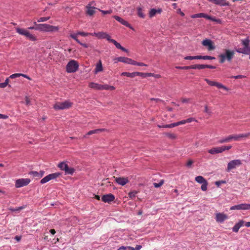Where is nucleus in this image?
I'll return each mask as SVG.
<instances>
[{"instance_id": "1", "label": "nucleus", "mask_w": 250, "mask_h": 250, "mask_svg": "<svg viewBox=\"0 0 250 250\" xmlns=\"http://www.w3.org/2000/svg\"><path fill=\"white\" fill-rule=\"evenodd\" d=\"M234 55L235 51L234 50L229 49H224L223 53L218 55L219 62L221 63L225 62L226 61L231 62Z\"/></svg>"}, {"instance_id": "2", "label": "nucleus", "mask_w": 250, "mask_h": 250, "mask_svg": "<svg viewBox=\"0 0 250 250\" xmlns=\"http://www.w3.org/2000/svg\"><path fill=\"white\" fill-rule=\"evenodd\" d=\"M250 136V132L245 133V134H235V135H230L228 136V137L220 139L219 141V143L220 144H223L225 143H229L232 140L235 141H239L241 140L243 138H248Z\"/></svg>"}, {"instance_id": "3", "label": "nucleus", "mask_w": 250, "mask_h": 250, "mask_svg": "<svg viewBox=\"0 0 250 250\" xmlns=\"http://www.w3.org/2000/svg\"><path fill=\"white\" fill-rule=\"evenodd\" d=\"M59 29L58 26H55L46 23L38 24V30L42 32H56Z\"/></svg>"}, {"instance_id": "4", "label": "nucleus", "mask_w": 250, "mask_h": 250, "mask_svg": "<svg viewBox=\"0 0 250 250\" xmlns=\"http://www.w3.org/2000/svg\"><path fill=\"white\" fill-rule=\"evenodd\" d=\"M73 103L69 101H65L63 102H57L53 105V108L56 110H64L70 108Z\"/></svg>"}, {"instance_id": "5", "label": "nucleus", "mask_w": 250, "mask_h": 250, "mask_svg": "<svg viewBox=\"0 0 250 250\" xmlns=\"http://www.w3.org/2000/svg\"><path fill=\"white\" fill-rule=\"evenodd\" d=\"M79 63L75 60L68 62L66 66V71L68 73H73L77 71L79 68Z\"/></svg>"}, {"instance_id": "6", "label": "nucleus", "mask_w": 250, "mask_h": 250, "mask_svg": "<svg viewBox=\"0 0 250 250\" xmlns=\"http://www.w3.org/2000/svg\"><path fill=\"white\" fill-rule=\"evenodd\" d=\"M16 32L20 35L25 36L26 38H28L32 41H35L37 40V38L33 35L30 33V32L23 28L17 27L16 28Z\"/></svg>"}, {"instance_id": "7", "label": "nucleus", "mask_w": 250, "mask_h": 250, "mask_svg": "<svg viewBox=\"0 0 250 250\" xmlns=\"http://www.w3.org/2000/svg\"><path fill=\"white\" fill-rule=\"evenodd\" d=\"M58 167L62 170H64L66 174H73L75 171L74 168L69 167L68 165L64 162H61L58 165Z\"/></svg>"}, {"instance_id": "8", "label": "nucleus", "mask_w": 250, "mask_h": 250, "mask_svg": "<svg viewBox=\"0 0 250 250\" xmlns=\"http://www.w3.org/2000/svg\"><path fill=\"white\" fill-rule=\"evenodd\" d=\"M61 175V173L59 172L54 173L52 174H50L45 177H44L43 178H42L41 180V183L43 184H44L48 181H49L51 180L55 179L58 177H59Z\"/></svg>"}, {"instance_id": "9", "label": "nucleus", "mask_w": 250, "mask_h": 250, "mask_svg": "<svg viewBox=\"0 0 250 250\" xmlns=\"http://www.w3.org/2000/svg\"><path fill=\"white\" fill-rule=\"evenodd\" d=\"M30 182V180L28 178L26 179H19L15 182V187L16 188H19L23 186H27Z\"/></svg>"}, {"instance_id": "10", "label": "nucleus", "mask_w": 250, "mask_h": 250, "mask_svg": "<svg viewBox=\"0 0 250 250\" xmlns=\"http://www.w3.org/2000/svg\"><path fill=\"white\" fill-rule=\"evenodd\" d=\"M242 165V162L240 160H234L230 161L227 166V171H229L230 170L235 168L236 167Z\"/></svg>"}, {"instance_id": "11", "label": "nucleus", "mask_w": 250, "mask_h": 250, "mask_svg": "<svg viewBox=\"0 0 250 250\" xmlns=\"http://www.w3.org/2000/svg\"><path fill=\"white\" fill-rule=\"evenodd\" d=\"M205 81L208 83V84H209L210 86H216L218 88H222L224 90H226L227 91L229 90V89L221 84V83H219L214 81H212L209 80L208 79H205Z\"/></svg>"}, {"instance_id": "12", "label": "nucleus", "mask_w": 250, "mask_h": 250, "mask_svg": "<svg viewBox=\"0 0 250 250\" xmlns=\"http://www.w3.org/2000/svg\"><path fill=\"white\" fill-rule=\"evenodd\" d=\"M202 44L203 46L207 47L208 51L213 50L215 48L212 41L209 39H206L204 40L202 42Z\"/></svg>"}, {"instance_id": "13", "label": "nucleus", "mask_w": 250, "mask_h": 250, "mask_svg": "<svg viewBox=\"0 0 250 250\" xmlns=\"http://www.w3.org/2000/svg\"><path fill=\"white\" fill-rule=\"evenodd\" d=\"M228 218L227 215L223 213H217L215 214V220L217 222L221 223Z\"/></svg>"}, {"instance_id": "14", "label": "nucleus", "mask_w": 250, "mask_h": 250, "mask_svg": "<svg viewBox=\"0 0 250 250\" xmlns=\"http://www.w3.org/2000/svg\"><path fill=\"white\" fill-rule=\"evenodd\" d=\"M115 199V196L111 193L104 195L102 197V200L104 203H109Z\"/></svg>"}, {"instance_id": "15", "label": "nucleus", "mask_w": 250, "mask_h": 250, "mask_svg": "<svg viewBox=\"0 0 250 250\" xmlns=\"http://www.w3.org/2000/svg\"><path fill=\"white\" fill-rule=\"evenodd\" d=\"M115 180L117 183L123 186L129 182L128 178L125 177H116Z\"/></svg>"}, {"instance_id": "16", "label": "nucleus", "mask_w": 250, "mask_h": 250, "mask_svg": "<svg viewBox=\"0 0 250 250\" xmlns=\"http://www.w3.org/2000/svg\"><path fill=\"white\" fill-rule=\"evenodd\" d=\"M97 38L98 39H106L108 41L110 42L111 37L106 32H98Z\"/></svg>"}, {"instance_id": "17", "label": "nucleus", "mask_w": 250, "mask_h": 250, "mask_svg": "<svg viewBox=\"0 0 250 250\" xmlns=\"http://www.w3.org/2000/svg\"><path fill=\"white\" fill-rule=\"evenodd\" d=\"M208 1L220 6H228L229 2L227 1L226 0H208Z\"/></svg>"}, {"instance_id": "18", "label": "nucleus", "mask_w": 250, "mask_h": 250, "mask_svg": "<svg viewBox=\"0 0 250 250\" xmlns=\"http://www.w3.org/2000/svg\"><path fill=\"white\" fill-rule=\"evenodd\" d=\"M113 18L116 20H117L118 21L120 22L123 25H125L126 27L131 28L130 24L128 23V22L127 21L124 20L123 19L121 18V17H120L118 16H114Z\"/></svg>"}, {"instance_id": "19", "label": "nucleus", "mask_w": 250, "mask_h": 250, "mask_svg": "<svg viewBox=\"0 0 250 250\" xmlns=\"http://www.w3.org/2000/svg\"><path fill=\"white\" fill-rule=\"evenodd\" d=\"M118 61L127 64H132L133 60H132L131 59L126 58L125 57H118Z\"/></svg>"}, {"instance_id": "20", "label": "nucleus", "mask_w": 250, "mask_h": 250, "mask_svg": "<svg viewBox=\"0 0 250 250\" xmlns=\"http://www.w3.org/2000/svg\"><path fill=\"white\" fill-rule=\"evenodd\" d=\"M208 152L211 154H215L223 152L221 147H213L208 150Z\"/></svg>"}, {"instance_id": "21", "label": "nucleus", "mask_w": 250, "mask_h": 250, "mask_svg": "<svg viewBox=\"0 0 250 250\" xmlns=\"http://www.w3.org/2000/svg\"><path fill=\"white\" fill-rule=\"evenodd\" d=\"M162 12V10L161 8H158V9H156L154 8H152L150 9L149 13V16L150 18H152L154 17L157 14H160Z\"/></svg>"}, {"instance_id": "22", "label": "nucleus", "mask_w": 250, "mask_h": 250, "mask_svg": "<svg viewBox=\"0 0 250 250\" xmlns=\"http://www.w3.org/2000/svg\"><path fill=\"white\" fill-rule=\"evenodd\" d=\"M109 42L113 43L118 49H121L124 52H127V50L122 46L121 45L115 40L111 39Z\"/></svg>"}, {"instance_id": "23", "label": "nucleus", "mask_w": 250, "mask_h": 250, "mask_svg": "<svg viewBox=\"0 0 250 250\" xmlns=\"http://www.w3.org/2000/svg\"><path fill=\"white\" fill-rule=\"evenodd\" d=\"M103 70L102 62L100 60L96 65V67L94 69V73L97 74L100 72H102Z\"/></svg>"}, {"instance_id": "24", "label": "nucleus", "mask_w": 250, "mask_h": 250, "mask_svg": "<svg viewBox=\"0 0 250 250\" xmlns=\"http://www.w3.org/2000/svg\"><path fill=\"white\" fill-rule=\"evenodd\" d=\"M89 87L98 90H101V84H98L97 83H95L93 82L89 83L88 84Z\"/></svg>"}, {"instance_id": "25", "label": "nucleus", "mask_w": 250, "mask_h": 250, "mask_svg": "<svg viewBox=\"0 0 250 250\" xmlns=\"http://www.w3.org/2000/svg\"><path fill=\"white\" fill-rule=\"evenodd\" d=\"M230 210H234V209L245 210V203L232 206L230 208Z\"/></svg>"}, {"instance_id": "26", "label": "nucleus", "mask_w": 250, "mask_h": 250, "mask_svg": "<svg viewBox=\"0 0 250 250\" xmlns=\"http://www.w3.org/2000/svg\"><path fill=\"white\" fill-rule=\"evenodd\" d=\"M105 130H106V129H104V128L96 129H95V130H90V131H88L87 133V134H86V135H92L93 134L100 133L104 132V131Z\"/></svg>"}, {"instance_id": "27", "label": "nucleus", "mask_w": 250, "mask_h": 250, "mask_svg": "<svg viewBox=\"0 0 250 250\" xmlns=\"http://www.w3.org/2000/svg\"><path fill=\"white\" fill-rule=\"evenodd\" d=\"M86 8H87L86 13L88 15L92 16L95 13V8L90 6L89 4L86 6Z\"/></svg>"}, {"instance_id": "28", "label": "nucleus", "mask_w": 250, "mask_h": 250, "mask_svg": "<svg viewBox=\"0 0 250 250\" xmlns=\"http://www.w3.org/2000/svg\"><path fill=\"white\" fill-rule=\"evenodd\" d=\"M136 76H139L142 77L143 78H146L149 76H153L154 74L151 73H142L139 72H135Z\"/></svg>"}, {"instance_id": "29", "label": "nucleus", "mask_w": 250, "mask_h": 250, "mask_svg": "<svg viewBox=\"0 0 250 250\" xmlns=\"http://www.w3.org/2000/svg\"><path fill=\"white\" fill-rule=\"evenodd\" d=\"M137 14L140 18L144 19L146 17L145 14L143 13L142 8L140 7H137Z\"/></svg>"}, {"instance_id": "30", "label": "nucleus", "mask_w": 250, "mask_h": 250, "mask_svg": "<svg viewBox=\"0 0 250 250\" xmlns=\"http://www.w3.org/2000/svg\"><path fill=\"white\" fill-rule=\"evenodd\" d=\"M101 90H114L115 89V87L113 86H110L107 84H101Z\"/></svg>"}, {"instance_id": "31", "label": "nucleus", "mask_w": 250, "mask_h": 250, "mask_svg": "<svg viewBox=\"0 0 250 250\" xmlns=\"http://www.w3.org/2000/svg\"><path fill=\"white\" fill-rule=\"evenodd\" d=\"M241 42L243 44V45L244 46V48L246 49H248L249 47H250V41L248 38H247L246 39L243 40L241 41Z\"/></svg>"}, {"instance_id": "32", "label": "nucleus", "mask_w": 250, "mask_h": 250, "mask_svg": "<svg viewBox=\"0 0 250 250\" xmlns=\"http://www.w3.org/2000/svg\"><path fill=\"white\" fill-rule=\"evenodd\" d=\"M195 181L199 184H203L207 181L203 176H198L195 177Z\"/></svg>"}, {"instance_id": "33", "label": "nucleus", "mask_w": 250, "mask_h": 250, "mask_svg": "<svg viewBox=\"0 0 250 250\" xmlns=\"http://www.w3.org/2000/svg\"><path fill=\"white\" fill-rule=\"evenodd\" d=\"M121 76H126L130 78H134L136 76L135 72L132 73L124 72L121 73Z\"/></svg>"}, {"instance_id": "34", "label": "nucleus", "mask_w": 250, "mask_h": 250, "mask_svg": "<svg viewBox=\"0 0 250 250\" xmlns=\"http://www.w3.org/2000/svg\"><path fill=\"white\" fill-rule=\"evenodd\" d=\"M138 193V191L136 190H133L132 191H130L128 193V197L129 198L132 199H133L136 195Z\"/></svg>"}, {"instance_id": "35", "label": "nucleus", "mask_w": 250, "mask_h": 250, "mask_svg": "<svg viewBox=\"0 0 250 250\" xmlns=\"http://www.w3.org/2000/svg\"><path fill=\"white\" fill-rule=\"evenodd\" d=\"M126 248L129 250H140L142 248V246L141 245H137L135 248L130 246L126 247Z\"/></svg>"}, {"instance_id": "36", "label": "nucleus", "mask_w": 250, "mask_h": 250, "mask_svg": "<svg viewBox=\"0 0 250 250\" xmlns=\"http://www.w3.org/2000/svg\"><path fill=\"white\" fill-rule=\"evenodd\" d=\"M236 51L239 53L247 54V49H246L244 47L243 48H238Z\"/></svg>"}, {"instance_id": "37", "label": "nucleus", "mask_w": 250, "mask_h": 250, "mask_svg": "<svg viewBox=\"0 0 250 250\" xmlns=\"http://www.w3.org/2000/svg\"><path fill=\"white\" fill-rule=\"evenodd\" d=\"M79 35L78 34V32L76 34H71L70 35V37L75 40L78 43H80V41L78 39V36Z\"/></svg>"}, {"instance_id": "38", "label": "nucleus", "mask_w": 250, "mask_h": 250, "mask_svg": "<svg viewBox=\"0 0 250 250\" xmlns=\"http://www.w3.org/2000/svg\"><path fill=\"white\" fill-rule=\"evenodd\" d=\"M164 183V180H161L160 182L159 183H154L153 184V185L155 188H158L162 186Z\"/></svg>"}, {"instance_id": "39", "label": "nucleus", "mask_w": 250, "mask_h": 250, "mask_svg": "<svg viewBox=\"0 0 250 250\" xmlns=\"http://www.w3.org/2000/svg\"><path fill=\"white\" fill-rule=\"evenodd\" d=\"M208 183L207 181H206L204 183L202 184L201 187V189L204 191H206L208 188Z\"/></svg>"}, {"instance_id": "40", "label": "nucleus", "mask_w": 250, "mask_h": 250, "mask_svg": "<svg viewBox=\"0 0 250 250\" xmlns=\"http://www.w3.org/2000/svg\"><path fill=\"white\" fill-rule=\"evenodd\" d=\"M30 174L33 175V176L35 177H37L38 178L42 177V175H40V173H38L37 171H32L30 172Z\"/></svg>"}, {"instance_id": "41", "label": "nucleus", "mask_w": 250, "mask_h": 250, "mask_svg": "<svg viewBox=\"0 0 250 250\" xmlns=\"http://www.w3.org/2000/svg\"><path fill=\"white\" fill-rule=\"evenodd\" d=\"M132 65H138V66H147V64H145L143 62H137L133 60V63H132Z\"/></svg>"}, {"instance_id": "42", "label": "nucleus", "mask_w": 250, "mask_h": 250, "mask_svg": "<svg viewBox=\"0 0 250 250\" xmlns=\"http://www.w3.org/2000/svg\"><path fill=\"white\" fill-rule=\"evenodd\" d=\"M50 19V17H41L38 20V22H44L48 21Z\"/></svg>"}, {"instance_id": "43", "label": "nucleus", "mask_w": 250, "mask_h": 250, "mask_svg": "<svg viewBox=\"0 0 250 250\" xmlns=\"http://www.w3.org/2000/svg\"><path fill=\"white\" fill-rule=\"evenodd\" d=\"M181 101L183 103H189L190 102L191 99L190 98H182L180 99Z\"/></svg>"}, {"instance_id": "44", "label": "nucleus", "mask_w": 250, "mask_h": 250, "mask_svg": "<svg viewBox=\"0 0 250 250\" xmlns=\"http://www.w3.org/2000/svg\"><path fill=\"white\" fill-rule=\"evenodd\" d=\"M240 228V227L239 226L237 223H236L233 227L232 230L235 232H237L239 231Z\"/></svg>"}, {"instance_id": "45", "label": "nucleus", "mask_w": 250, "mask_h": 250, "mask_svg": "<svg viewBox=\"0 0 250 250\" xmlns=\"http://www.w3.org/2000/svg\"><path fill=\"white\" fill-rule=\"evenodd\" d=\"M34 24L35 25V26H30L28 27V29L31 30H38V24H37V22L35 21L34 22Z\"/></svg>"}, {"instance_id": "46", "label": "nucleus", "mask_w": 250, "mask_h": 250, "mask_svg": "<svg viewBox=\"0 0 250 250\" xmlns=\"http://www.w3.org/2000/svg\"><path fill=\"white\" fill-rule=\"evenodd\" d=\"M21 75V73H15V74H13L11 75H10L9 78H11V79H14V78L20 77Z\"/></svg>"}, {"instance_id": "47", "label": "nucleus", "mask_w": 250, "mask_h": 250, "mask_svg": "<svg viewBox=\"0 0 250 250\" xmlns=\"http://www.w3.org/2000/svg\"><path fill=\"white\" fill-rule=\"evenodd\" d=\"M222 152L225 151V150H228L231 148L232 146H221Z\"/></svg>"}, {"instance_id": "48", "label": "nucleus", "mask_w": 250, "mask_h": 250, "mask_svg": "<svg viewBox=\"0 0 250 250\" xmlns=\"http://www.w3.org/2000/svg\"><path fill=\"white\" fill-rule=\"evenodd\" d=\"M202 16H203V13H198V14H194V15H192L191 18H202Z\"/></svg>"}, {"instance_id": "49", "label": "nucleus", "mask_w": 250, "mask_h": 250, "mask_svg": "<svg viewBox=\"0 0 250 250\" xmlns=\"http://www.w3.org/2000/svg\"><path fill=\"white\" fill-rule=\"evenodd\" d=\"M215 57L209 56H203V60H214Z\"/></svg>"}, {"instance_id": "50", "label": "nucleus", "mask_w": 250, "mask_h": 250, "mask_svg": "<svg viewBox=\"0 0 250 250\" xmlns=\"http://www.w3.org/2000/svg\"><path fill=\"white\" fill-rule=\"evenodd\" d=\"M100 11L104 15L110 14H111L112 13V10H106V11H105V10H100Z\"/></svg>"}, {"instance_id": "51", "label": "nucleus", "mask_w": 250, "mask_h": 250, "mask_svg": "<svg viewBox=\"0 0 250 250\" xmlns=\"http://www.w3.org/2000/svg\"><path fill=\"white\" fill-rule=\"evenodd\" d=\"M78 34H79V35H81L82 36H83V37H85V36L89 35V33H85L84 32L79 31V32H78Z\"/></svg>"}, {"instance_id": "52", "label": "nucleus", "mask_w": 250, "mask_h": 250, "mask_svg": "<svg viewBox=\"0 0 250 250\" xmlns=\"http://www.w3.org/2000/svg\"><path fill=\"white\" fill-rule=\"evenodd\" d=\"M246 76H244V75H237V76H231L230 77L231 78H234L235 79H242V78H245Z\"/></svg>"}, {"instance_id": "53", "label": "nucleus", "mask_w": 250, "mask_h": 250, "mask_svg": "<svg viewBox=\"0 0 250 250\" xmlns=\"http://www.w3.org/2000/svg\"><path fill=\"white\" fill-rule=\"evenodd\" d=\"M23 208H24L23 207H19L16 208H10L9 210H11L12 211H16L21 210V209H23Z\"/></svg>"}, {"instance_id": "54", "label": "nucleus", "mask_w": 250, "mask_h": 250, "mask_svg": "<svg viewBox=\"0 0 250 250\" xmlns=\"http://www.w3.org/2000/svg\"><path fill=\"white\" fill-rule=\"evenodd\" d=\"M193 121L197 122V120H196L194 118H189L186 119L187 123H190V122H193Z\"/></svg>"}, {"instance_id": "55", "label": "nucleus", "mask_w": 250, "mask_h": 250, "mask_svg": "<svg viewBox=\"0 0 250 250\" xmlns=\"http://www.w3.org/2000/svg\"><path fill=\"white\" fill-rule=\"evenodd\" d=\"M179 125H179V122H176V123H172V124H170V126L171 127V128H172V127H174L178 126Z\"/></svg>"}, {"instance_id": "56", "label": "nucleus", "mask_w": 250, "mask_h": 250, "mask_svg": "<svg viewBox=\"0 0 250 250\" xmlns=\"http://www.w3.org/2000/svg\"><path fill=\"white\" fill-rule=\"evenodd\" d=\"M206 68V64H198V69H203Z\"/></svg>"}, {"instance_id": "57", "label": "nucleus", "mask_w": 250, "mask_h": 250, "mask_svg": "<svg viewBox=\"0 0 250 250\" xmlns=\"http://www.w3.org/2000/svg\"><path fill=\"white\" fill-rule=\"evenodd\" d=\"M193 161H192V160H189L188 161V162H187V163L186 165H187V167H191V166L192 165V164H193Z\"/></svg>"}, {"instance_id": "58", "label": "nucleus", "mask_w": 250, "mask_h": 250, "mask_svg": "<svg viewBox=\"0 0 250 250\" xmlns=\"http://www.w3.org/2000/svg\"><path fill=\"white\" fill-rule=\"evenodd\" d=\"M245 221L241 220L239 221L238 223H237V224L239 225L240 227H241L244 225Z\"/></svg>"}, {"instance_id": "59", "label": "nucleus", "mask_w": 250, "mask_h": 250, "mask_svg": "<svg viewBox=\"0 0 250 250\" xmlns=\"http://www.w3.org/2000/svg\"><path fill=\"white\" fill-rule=\"evenodd\" d=\"M184 59L192 60H195V57H194V56H186L184 58Z\"/></svg>"}, {"instance_id": "60", "label": "nucleus", "mask_w": 250, "mask_h": 250, "mask_svg": "<svg viewBox=\"0 0 250 250\" xmlns=\"http://www.w3.org/2000/svg\"><path fill=\"white\" fill-rule=\"evenodd\" d=\"M226 183V182L225 181H216L215 182V185L217 187H219L221 183Z\"/></svg>"}, {"instance_id": "61", "label": "nucleus", "mask_w": 250, "mask_h": 250, "mask_svg": "<svg viewBox=\"0 0 250 250\" xmlns=\"http://www.w3.org/2000/svg\"><path fill=\"white\" fill-rule=\"evenodd\" d=\"M158 126L159 127H160V128H161V127H163V128H171V127L170 126V124L163 125H158Z\"/></svg>"}, {"instance_id": "62", "label": "nucleus", "mask_w": 250, "mask_h": 250, "mask_svg": "<svg viewBox=\"0 0 250 250\" xmlns=\"http://www.w3.org/2000/svg\"><path fill=\"white\" fill-rule=\"evenodd\" d=\"M150 100L151 101H154L156 103H158V102H163V101L162 100L160 99L151 98Z\"/></svg>"}, {"instance_id": "63", "label": "nucleus", "mask_w": 250, "mask_h": 250, "mask_svg": "<svg viewBox=\"0 0 250 250\" xmlns=\"http://www.w3.org/2000/svg\"><path fill=\"white\" fill-rule=\"evenodd\" d=\"M189 69H198V64H194L189 66Z\"/></svg>"}, {"instance_id": "64", "label": "nucleus", "mask_w": 250, "mask_h": 250, "mask_svg": "<svg viewBox=\"0 0 250 250\" xmlns=\"http://www.w3.org/2000/svg\"><path fill=\"white\" fill-rule=\"evenodd\" d=\"M245 210H250V204L245 203Z\"/></svg>"}]
</instances>
